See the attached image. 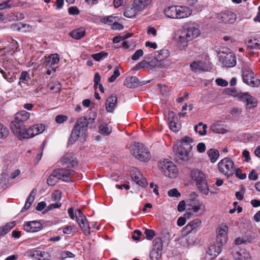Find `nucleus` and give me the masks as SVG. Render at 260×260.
I'll return each mask as SVG.
<instances>
[{"label":"nucleus","mask_w":260,"mask_h":260,"mask_svg":"<svg viewBox=\"0 0 260 260\" xmlns=\"http://www.w3.org/2000/svg\"><path fill=\"white\" fill-rule=\"evenodd\" d=\"M240 101L246 102V108L253 109L257 106V101L256 98L252 96L248 92H244L241 96Z\"/></svg>","instance_id":"nucleus-18"},{"label":"nucleus","mask_w":260,"mask_h":260,"mask_svg":"<svg viewBox=\"0 0 260 260\" xmlns=\"http://www.w3.org/2000/svg\"><path fill=\"white\" fill-rule=\"evenodd\" d=\"M61 164L67 166L64 168L55 169L52 172L47 180L49 185H54L57 180L69 182L78 179L75 177L76 172L74 169L77 167L78 162L74 155L72 153L64 155L61 160Z\"/></svg>","instance_id":"nucleus-1"},{"label":"nucleus","mask_w":260,"mask_h":260,"mask_svg":"<svg viewBox=\"0 0 260 260\" xmlns=\"http://www.w3.org/2000/svg\"><path fill=\"white\" fill-rule=\"evenodd\" d=\"M101 77L99 73H95L94 74L93 82H94V88L96 90L99 84H100Z\"/></svg>","instance_id":"nucleus-53"},{"label":"nucleus","mask_w":260,"mask_h":260,"mask_svg":"<svg viewBox=\"0 0 260 260\" xmlns=\"http://www.w3.org/2000/svg\"><path fill=\"white\" fill-rule=\"evenodd\" d=\"M250 258L249 252L245 249H240L234 254L235 260H250Z\"/></svg>","instance_id":"nucleus-28"},{"label":"nucleus","mask_w":260,"mask_h":260,"mask_svg":"<svg viewBox=\"0 0 260 260\" xmlns=\"http://www.w3.org/2000/svg\"><path fill=\"white\" fill-rule=\"evenodd\" d=\"M9 133L8 127L0 122V139H5L9 136Z\"/></svg>","instance_id":"nucleus-42"},{"label":"nucleus","mask_w":260,"mask_h":260,"mask_svg":"<svg viewBox=\"0 0 260 260\" xmlns=\"http://www.w3.org/2000/svg\"><path fill=\"white\" fill-rule=\"evenodd\" d=\"M144 234L146 235V238L149 240H152L155 235L154 231L150 229H146Z\"/></svg>","instance_id":"nucleus-50"},{"label":"nucleus","mask_w":260,"mask_h":260,"mask_svg":"<svg viewBox=\"0 0 260 260\" xmlns=\"http://www.w3.org/2000/svg\"><path fill=\"white\" fill-rule=\"evenodd\" d=\"M226 93L227 94L232 95L233 96L238 97L240 100H241V96L243 93L241 91L237 90L234 87L227 88L226 89Z\"/></svg>","instance_id":"nucleus-37"},{"label":"nucleus","mask_w":260,"mask_h":260,"mask_svg":"<svg viewBox=\"0 0 260 260\" xmlns=\"http://www.w3.org/2000/svg\"><path fill=\"white\" fill-rule=\"evenodd\" d=\"M77 222L80 226L84 235H89L90 234V226L86 218L85 219H83L77 221Z\"/></svg>","instance_id":"nucleus-29"},{"label":"nucleus","mask_w":260,"mask_h":260,"mask_svg":"<svg viewBox=\"0 0 260 260\" xmlns=\"http://www.w3.org/2000/svg\"><path fill=\"white\" fill-rule=\"evenodd\" d=\"M75 126L81 130L82 137L83 138H85L87 136V128H92L93 127L90 123H88L87 118L84 116L79 118Z\"/></svg>","instance_id":"nucleus-12"},{"label":"nucleus","mask_w":260,"mask_h":260,"mask_svg":"<svg viewBox=\"0 0 260 260\" xmlns=\"http://www.w3.org/2000/svg\"><path fill=\"white\" fill-rule=\"evenodd\" d=\"M99 131L100 134L108 136L111 133V130L108 127L107 124H102L99 126Z\"/></svg>","instance_id":"nucleus-44"},{"label":"nucleus","mask_w":260,"mask_h":260,"mask_svg":"<svg viewBox=\"0 0 260 260\" xmlns=\"http://www.w3.org/2000/svg\"><path fill=\"white\" fill-rule=\"evenodd\" d=\"M192 229L193 233H196L198 230L199 228L201 226V221L198 218H196L194 220L189 222L188 223Z\"/></svg>","instance_id":"nucleus-41"},{"label":"nucleus","mask_w":260,"mask_h":260,"mask_svg":"<svg viewBox=\"0 0 260 260\" xmlns=\"http://www.w3.org/2000/svg\"><path fill=\"white\" fill-rule=\"evenodd\" d=\"M168 194L170 197L178 198L181 196L180 193L176 188H173L168 192Z\"/></svg>","instance_id":"nucleus-52"},{"label":"nucleus","mask_w":260,"mask_h":260,"mask_svg":"<svg viewBox=\"0 0 260 260\" xmlns=\"http://www.w3.org/2000/svg\"><path fill=\"white\" fill-rule=\"evenodd\" d=\"M192 142V139L191 138L188 136H185L182 138V139L179 142V145H185L188 144L189 145H191L190 143Z\"/></svg>","instance_id":"nucleus-57"},{"label":"nucleus","mask_w":260,"mask_h":260,"mask_svg":"<svg viewBox=\"0 0 260 260\" xmlns=\"http://www.w3.org/2000/svg\"><path fill=\"white\" fill-rule=\"evenodd\" d=\"M96 117L97 113L95 111H92L91 110H88V116L86 118L88 123H90L91 125L93 126Z\"/></svg>","instance_id":"nucleus-43"},{"label":"nucleus","mask_w":260,"mask_h":260,"mask_svg":"<svg viewBox=\"0 0 260 260\" xmlns=\"http://www.w3.org/2000/svg\"><path fill=\"white\" fill-rule=\"evenodd\" d=\"M228 226L225 225H221L217 229L216 241L222 244L226 243L228 240Z\"/></svg>","instance_id":"nucleus-17"},{"label":"nucleus","mask_w":260,"mask_h":260,"mask_svg":"<svg viewBox=\"0 0 260 260\" xmlns=\"http://www.w3.org/2000/svg\"><path fill=\"white\" fill-rule=\"evenodd\" d=\"M144 83H141L138 77L131 76L126 78L124 81V85L128 88H135L144 85Z\"/></svg>","instance_id":"nucleus-22"},{"label":"nucleus","mask_w":260,"mask_h":260,"mask_svg":"<svg viewBox=\"0 0 260 260\" xmlns=\"http://www.w3.org/2000/svg\"><path fill=\"white\" fill-rule=\"evenodd\" d=\"M204 63L202 61H193L190 65V69L192 71H197L202 69Z\"/></svg>","instance_id":"nucleus-46"},{"label":"nucleus","mask_w":260,"mask_h":260,"mask_svg":"<svg viewBox=\"0 0 260 260\" xmlns=\"http://www.w3.org/2000/svg\"><path fill=\"white\" fill-rule=\"evenodd\" d=\"M223 64L224 66L228 68H232L235 66L236 64V58L235 55L233 54L226 55L223 60Z\"/></svg>","instance_id":"nucleus-26"},{"label":"nucleus","mask_w":260,"mask_h":260,"mask_svg":"<svg viewBox=\"0 0 260 260\" xmlns=\"http://www.w3.org/2000/svg\"><path fill=\"white\" fill-rule=\"evenodd\" d=\"M200 29L195 26L178 30L175 34V40L180 47H187L188 42L197 38L200 34Z\"/></svg>","instance_id":"nucleus-2"},{"label":"nucleus","mask_w":260,"mask_h":260,"mask_svg":"<svg viewBox=\"0 0 260 260\" xmlns=\"http://www.w3.org/2000/svg\"><path fill=\"white\" fill-rule=\"evenodd\" d=\"M68 116L64 115H58L55 117V121L57 123H63L68 120Z\"/></svg>","instance_id":"nucleus-54"},{"label":"nucleus","mask_w":260,"mask_h":260,"mask_svg":"<svg viewBox=\"0 0 260 260\" xmlns=\"http://www.w3.org/2000/svg\"><path fill=\"white\" fill-rule=\"evenodd\" d=\"M186 206V205L185 201L182 200L179 203L177 206V210L179 212H182L185 210Z\"/></svg>","instance_id":"nucleus-63"},{"label":"nucleus","mask_w":260,"mask_h":260,"mask_svg":"<svg viewBox=\"0 0 260 260\" xmlns=\"http://www.w3.org/2000/svg\"><path fill=\"white\" fill-rule=\"evenodd\" d=\"M223 244L220 242H218L216 241V242L211 245L208 248V253L213 256H217L221 252Z\"/></svg>","instance_id":"nucleus-23"},{"label":"nucleus","mask_w":260,"mask_h":260,"mask_svg":"<svg viewBox=\"0 0 260 260\" xmlns=\"http://www.w3.org/2000/svg\"><path fill=\"white\" fill-rule=\"evenodd\" d=\"M255 39L254 37H250L248 38L247 41V47L250 49H256V45H255Z\"/></svg>","instance_id":"nucleus-51"},{"label":"nucleus","mask_w":260,"mask_h":260,"mask_svg":"<svg viewBox=\"0 0 260 260\" xmlns=\"http://www.w3.org/2000/svg\"><path fill=\"white\" fill-rule=\"evenodd\" d=\"M117 97L116 94H111L107 99L105 103L106 109L108 112H113L117 107Z\"/></svg>","instance_id":"nucleus-20"},{"label":"nucleus","mask_w":260,"mask_h":260,"mask_svg":"<svg viewBox=\"0 0 260 260\" xmlns=\"http://www.w3.org/2000/svg\"><path fill=\"white\" fill-rule=\"evenodd\" d=\"M215 82L218 86L222 87H225L228 85V81L221 78L216 79Z\"/></svg>","instance_id":"nucleus-62"},{"label":"nucleus","mask_w":260,"mask_h":260,"mask_svg":"<svg viewBox=\"0 0 260 260\" xmlns=\"http://www.w3.org/2000/svg\"><path fill=\"white\" fill-rule=\"evenodd\" d=\"M210 129L217 134H224L226 132L224 125L220 121L213 123L210 126Z\"/></svg>","instance_id":"nucleus-27"},{"label":"nucleus","mask_w":260,"mask_h":260,"mask_svg":"<svg viewBox=\"0 0 260 260\" xmlns=\"http://www.w3.org/2000/svg\"><path fill=\"white\" fill-rule=\"evenodd\" d=\"M218 19L225 23H233L236 20V15L230 11H223L219 13Z\"/></svg>","instance_id":"nucleus-15"},{"label":"nucleus","mask_w":260,"mask_h":260,"mask_svg":"<svg viewBox=\"0 0 260 260\" xmlns=\"http://www.w3.org/2000/svg\"><path fill=\"white\" fill-rule=\"evenodd\" d=\"M153 250H158V251H161L163 247L162 240L160 238H156L153 241Z\"/></svg>","instance_id":"nucleus-36"},{"label":"nucleus","mask_w":260,"mask_h":260,"mask_svg":"<svg viewBox=\"0 0 260 260\" xmlns=\"http://www.w3.org/2000/svg\"><path fill=\"white\" fill-rule=\"evenodd\" d=\"M15 225L14 222L7 223L4 226L0 227V236H4L7 234Z\"/></svg>","instance_id":"nucleus-34"},{"label":"nucleus","mask_w":260,"mask_h":260,"mask_svg":"<svg viewBox=\"0 0 260 260\" xmlns=\"http://www.w3.org/2000/svg\"><path fill=\"white\" fill-rule=\"evenodd\" d=\"M207 154L211 162H215L219 156V151L215 149H210L207 151Z\"/></svg>","instance_id":"nucleus-33"},{"label":"nucleus","mask_w":260,"mask_h":260,"mask_svg":"<svg viewBox=\"0 0 260 260\" xmlns=\"http://www.w3.org/2000/svg\"><path fill=\"white\" fill-rule=\"evenodd\" d=\"M76 231V228L74 225H67L63 228V233L65 234H71Z\"/></svg>","instance_id":"nucleus-49"},{"label":"nucleus","mask_w":260,"mask_h":260,"mask_svg":"<svg viewBox=\"0 0 260 260\" xmlns=\"http://www.w3.org/2000/svg\"><path fill=\"white\" fill-rule=\"evenodd\" d=\"M80 136L82 137L81 131L79 129V128L75 126L70 135V137L69 140V142L72 144L74 143L78 140Z\"/></svg>","instance_id":"nucleus-30"},{"label":"nucleus","mask_w":260,"mask_h":260,"mask_svg":"<svg viewBox=\"0 0 260 260\" xmlns=\"http://www.w3.org/2000/svg\"><path fill=\"white\" fill-rule=\"evenodd\" d=\"M161 251L152 249L150 253V258L151 260H158L161 257Z\"/></svg>","instance_id":"nucleus-48"},{"label":"nucleus","mask_w":260,"mask_h":260,"mask_svg":"<svg viewBox=\"0 0 260 260\" xmlns=\"http://www.w3.org/2000/svg\"><path fill=\"white\" fill-rule=\"evenodd\" d=\"M218 169L221 173L229 178L234 173V162L230 158L225 157L218 162Z\"/></svg>","instance_id":"nucleus-8"},{"label":"nucleus","mask_w":260,"mask_h":260,"mask_svg":"<svg viewBox=\"0 0 260 260\" xmlns=\"http://www.w3.org/2000/svg\"><path fill=\"white\" fill-rule=\"evenodd\" d=\"M131 152L136 158L142 161H148L151 158V155L148 149L143 144L139 142L135 143Z\"/></svg>","instance_id":"nucleus-6"},{"label":"nucleus","mask_w":260,"mask_h":260,"mask_svg":"<svg viewBox=\"0 0 260 260\" xmlns=\"http://www.w3.org/2000/svg\"><path fill=\"white\" fill-rule=\"evenodd\" d=\"M190 177L196 182L199 190L203 193L207 195L209 191L208 184V175L202 171L194 169L191 171Z\"/></svg>","instance_id":"nucleus-3"},{"label":"nucleus","mask_w":260,"mask_h":260,"mask_svg":"<svg viewBox=\"0 0 260 260\" xmlns=\"http://www.w3.org/2000/svg\"><path fill=\"white\" fill-rule=\"evenodd\" d=\"M207 126L206 124H204L202 122L194 126V131L199 134L201 136H204L206 134V128Z\"/></svg>","instance_id":"nucleus-35"},{"label":"nucleus","mask_w":260,"mask_h":260,"mask_svg":"<svg viewBox=\"0 0 260 260\" xmlns=\"http://www.w3.org/2000/svg\"><path fill=\"white\" fill-rule=\"evenodd\" d=\"M169 126L170 129L173 132H178L180 128V125L177 123L178 118L173 111L169 112L168 116Z\"/></svg>","instance_id":"nucleus-19"},{"label":"nucleus","mask_w":260,"mask_h":260,"mask_svg":"<svg viewBox=\"0 0 260 260\" xmlns=\"http://www.w3.org/2000/svg\"><path fill=\"white\" fill-rule=\"evenodd\" d=\"M14 134L18 137L19 140L24 139H29L34 137V131L32 130L31 127L30 126L28 128H26L25 125L18 127L17 133L15 130H12Z\"/></svg>","instance_id":"nucleus-11"},{"label":"nucleus","mask_w":260,"mask_h":260,"mask_svg":"<svg viewBox=\"0 0 260 260\" xmlns=\"http://www.w3.org/2000/svg\"><path fill=\"white\" fill-rule=\"evenodd\" d=\"M132 180L136 183L142 187H146L148 185L147 179L138 170L133 171L131 174Z\"/></svg>","instance_id":"nucleus-16"},{"label":"nucleus","mask_w":260,"mask_h":260,"mask_svg":"<svg viewBox=\"0 0 260 260\" xmlns=\"http://www.w3.org/2000/svg\"><path fill=\"white\" fill-rule=\"evenodd\" d=\"M23 26H27V27H29V25L26 23H23L22 22H18L16 24H12L11 28L13 30H18L23 32H26V29H23Z\"/></svg>","instance_id":"nucleus-40"},{"label":"nucleus","mask_w":260,"mask_h":260,"mask_svg":"<svg viewBox=\"0 0 260 260\" xmlns=\"http://www.w3.org/2000/svg\"><path fill=\"white\" fill-rule=\"evenodd\" d=\"M202 203L198 200H190L187 201L186 204L187 210L188 211H192L193 212L196 213L201 209Z\"/></svg>","instance_id":"nucleus-25"},{"label":"nucleus","mask_w":260,"mask_h":260,"mask_svg":"<svg viewBox=\"0 0 260 260\" xmlns=\"http://www.w3.org/2000/svg\"><path fill=\"white\" fill-rule=\"evenodd\" d=\"M242 78L243 82L247 85L252 87H258L260 84V80L257 78L249 67L245 66L242 69Z\"/></svg>","instance_id":"nucleus-7"},{"label":"nucleus","mask_w":260,"mask_h":260,"mask_svg":"<svg viewBox=\"0 0 260 260\" xmlns=\"http://www.w3.org/2000/svg\"><path fill=\"white\" fill-rule=\"evenodd\" d=\"M61 198V192L58 190L55 191L52 194V199L54 201H59Z\"/></svg>","instance_id":"nucleus-60"},{"label":"nucleus","mask_w":260,"mask_h":260,"mask_svg":"<svg viewBox=\"0 0 260 260\" xmlns=\"http://www.w3.org/2000/svg\"><path fill=\"white\" fill-rule=\"evenodd\" d=\"M235 175L240 179L243 180L246 178V174L242 173L240 169L237 168L235 170Z\"/></svg>","instance_id":"nucleus-56"},{"label":"nucleus","mask_w":260,"mask_h":260,"mask_svg":"<svg viewBox=\"0 0 260 260\" xmlns=\"http://www.w3.org/2000/svg\"><path fill=\"white\" fill-rule=\"evenodd\" d=\"M108 56V53L103 51L91 55L92 58L98 61H100L103 58H106Z\"/></svg>","instance_id":"nucleus-45"},{"label":"nucleus","mask_w":260,"mask_h":260,"mask_svg":"<svg viewBox=\"0 0 260 260\" xmlns=\"http://www.w3.org/2000/svg\"><path fill=\"white\" fill-rule=\"evenodd\" d=\"M143 55V51L142 49L137 50L132 56V59L137 60Z\"/></svg>","instance_id":"nucleus-55"},{"label":"nucleus","mask_w":260,"mask_h":260,"mask_svg":"<svg viewBox=\"0 0 260 260\" xmlns=\"http://www.w3.org/2000/svg\"><path fill=\"white\" fill-rule=\"evenodd\" d=\"M30 77L27 71H22L21 73L18 85L22 87V84H28L29 82L30 81Z\"/></svg>","instance_id":"nucleus-32"},{"label":"nucleus","mask_w":260,"mask_h":260,"mask_svg":"<svg viewBox=\"0 0 260 260\" xmlns=\"http://www.w3.org/2000/svg\"><path fill=\"white\" fill-rule=\"evenodd\" d=\"M152 0H134L133 7L138 12L142 11L151 4Z\"/></svg>","instance_id":"nucleus-24"},{"label":"nucleus","mask_w":260,"mask_h":260,"mask_svg":"<svg viewBox=\"0 0 260 260\" xmlns=\"http://www.w3.org/2000/svg\"><path fill=\"white\" fill-rule=\"evenodd\" d=\"M86 34V31L84 28H79L75 29L70 32V36L72 38L76 40H79L84 37Z\"/></svg>","instance_id":"nucleus-31"},{"label":"nucleus","mask_w":260,"mask_h":260,"mask_svg":"<svg viewBox=\"0 0 260 260\" xmlns=\"http://www.w3.org/2000/svg\"><path fill=\"white\" fill-rule=\"evenodd\" d=\"M137 11L135 10L134 7L133 8H127L124 10L123 15L124 16L128 18H131L136 16V12Z\"/></svg>","instance_id":"nucleus-47"},{"label":"nucleus","mask_w":260,"mask_h":260,"mask_svg":"<svg viewBox=\"0 0 260 260\" xmlns=\"http://www.w3.org/2000/svg\"><path fill=\"white\" fill-rule=\"evenodd\" d=\"M42 228V224L37 220L25 222L23 224V230L28 233L37 232Z\"/></svg>","instance_id":"nucleus-14"},{"label":"nucleus","mask_w":260,"mask_h":260,"mask_svg":"<svg viewBox=\"0 0 260 260\" xmlns=\"http://www.w3.org/2000/svg\"><path fill=\"white\" fill-rule=\"evenodd\" d=\"M234 243L236 245H240L242 244L249 243V241L245 239L243 237H238L235 239Z\"/></svg>","instance_id":"nucleus-61"},{"label":"nucleus","mask_w":260,"mask_h":260,"mask_svg":"<svg viewBox=\"0 0 260 260\" xmlns=\"http://www.w3.org/2000/svg\"><path fill=\"white\" fill-rule=\"evenodd\" d=\"M192 10L185 6H172L164 10L165 15L172 19H182L189 17L192 14Z\"/></svg>","instance_id":"nucleus-4"},{"label":"nucleus","mask_w":260,"mask_h":260,"mask_svg":"<svg viewBox=\"0 0 260 260\" xmlns=\"http://www.w3.org/2000/svg\"><path fill=\"white\" fill-rule=\"evenodd\" d=\"M44 64L46 68H51L53 65L57 64L60 60L59 55L57 53L51 54L48 57H45Z\"/></svg>","instance_id":"nucleus-21"},{"label":"nucleus","mask_w":260,"mask_h":260,"mask_svg":"<svg viewBox=\"0 0 260 260\" xmlns=\"http://www.w3.org/2000/svg\"><path fill=\"white\" fill-rule=\"evenodd\" d=\"M68 13L72 15H78L80 13V11L77 7L72 6L69 8Z\"/></svg>","instance_id":"nucleus-58"},{"label":"nucleus","mask_w":260,"mask_h":260,"mask_svg":"<svg viewBox=\"0 0 260 260\" xmlns=\"http://www.w3.org/2000/svg\"><path fill=\"white\" fill-rule=\"evenodd\" d=\"M34 131V136L42 133L45 130V125L43 124L39 123L31 126Z\"/></svg>","instance_id":"nucleus-39"},{"label":"nucleus","mask_w":260,"mask_h":260,"mask_svg":"<svg viewBox=\"0 0 260 260\" xmlns=\"http://www.w3.org/2000/svg\"><path fill=\"white\" fill-rule=\"evenodd\" d=\"M30 117V113L25 110H22L17 113L14 121L11 122V126L12 130H15L17 133L18 127L24 125Z\"/></svg>","instance_id":"nucleus-9"},{"label":"nucleus","mask_w":260,"mask_h":260,"mask_svg":"<svg viewBox=\"0 0 260 260\" xmlns=\"http://www.w3.org/2000/svg\"><path fill=\"white\" fill-rule=\"evenodd\" d=\"M170 55V52L168 49H162L148 54L146 58L148 59L153 58L156 62H160L168 57Z\"/></svg>","instance_id":"nucleus-13"},{"label":"nucleus","mask_w":260,"mask_h":260,"mask_svg":"<svg viewBox=\"0 0 260 260\" xmlns=\"http://www.w3.org/2000/svg\"><path fill=\"white\" fill-rule=\"evenodd\" d=\"M123 27H124L122 24L115 21L112 24L111 26V29L114 30H121L123 28Z\"/></svg>","instance_id":"nucleus-64"},{"label":"nucleus","mask_w":260,"mask_h":260,"mask_svg":"<svg viewBox=\"0 0 260 260\" xmlns=\"http://www.w3.org/2000/svg\"><path fill=\"white\" fill-rule=\"evenodd\" d=\"M158 166L165 176L170 178H175L178 176V168L173 162L164 159L159 161Z\"/></svg>","instance_id":"nucleus-5"},{"label":"nucleus","mask_w":260,"mask_h":260,"mask_svg":"<svg viewBox=\"0 0 260 260\" xmlns=\"http://www.w3.org/2000/svg\"><path fill=\"white\" fill-rule=\"evenodd\" d=\"M48 87L53 92H58L61 88V85L59 82L56 81L49 83Z\"/></svg>","instance_id":"nucleus-38"},{"label":"nucleus","mask_w":260,"mask_h":260,"mask_svg":"<svg viewBox=\"0 0 260 260\" xmlns=\"http://www.w3.org/2000/svg\"><path fill=\"white\" fill-rule=\"evenodd\" d=\"M191 149V145L188 144L179 145L176 153L177 156L183 161H187L192 156Z\"/></svg>","instance_id":"nucleus-10"},{"label":"nucleus","mask_w":260,"mask_h":260,"mask_svg":"<svg viewBox=\"0 0 260 260\" xmlns=\"http://www.w3.org/2000/svg\"><path fill=\"white\" fill-rule=\"evenodd\" d=\"M76 221H78L83 219H85V218H86L80 209H78L76 210Z\"/></svg>","instance_id":"nucleus-59"}]
</instances>
